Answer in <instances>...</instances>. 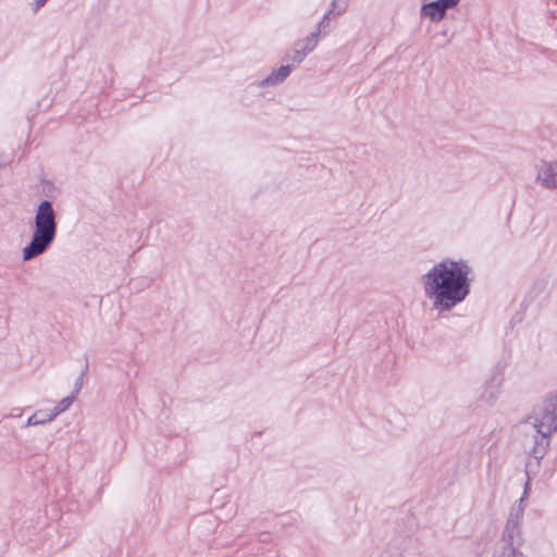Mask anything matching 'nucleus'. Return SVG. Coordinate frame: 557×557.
I'll return each instance as SVG.
<instances>
[{
  "instance_id": "1",
  "label": "nucleus",
  "mask_w": 557,
  "mask_h": 557,
  "mask_svg": "<svg viewBox=\"0 0 557 557\" xmlns=\"http://www.w3.org/2000/svg\"><path fill=\"white\" fill-rule=\"evenodd\" d=\"M472 268L463 259H443L422 276L424 296L438 314L450 312L470 295Z\"/></svg>"
},
{
  "instance_id": "2",
  "label": "nucleus",
  "mask_w": 557,
  "mask_h": 557,
  "mask_svg": "<svg viewBox=\"0 0 557 557\" xmlns=\"http://www.w3.org/2000/svg\"><path fill=\"white\" fill-rule=\"evenodd\" d=\"M522 424L527 429L523 444L529 455L525 473L530 479L540 469L541 460L548 451L552 435L557 432V389L547 393Z\"/></svg>"
},
{
  "instance_id": "3",
  "label": "nucleus",
  "mask_w": 557,
  "mask_h": 557,
  "mask_svg": "<svg viewBox=\"0 0 557 557\" xmlns=\"http://www.w3.org/2000/svg\"><path fill=\"white\" fill-rule=\"evenodd\" d=\"M57 236V212L50 200H42L35 212L32 239L22 250L24 261H29L52 245Z\"/></svg>"
},
{
  "instance_id": "4",
  "label": "nucleus",
  "mask_w": 557,
  "mask_h": 557,
  "mask_svg": "<svg viewBox=\"0 0 557 557\" xmlns=\"http://www.w3.org/2000/svg\"><path fill=\"white\" fill-rule=\"evenodd\" d=\"M57 236V212L50 200H42L35 212L32 239L22 250L24 261H29L52 245Z\"/></svg>"
},
{
  "instance_id": "5",
  "label": "nucleus",
  "mask_w": 557,
  "mask_h": 557,
  "mask_svg": "<svg viewBox=\"0 0 557 557\" xmlns=\"http://www.w3.org/2000/svg\"><path fill=\"white\" fill-rule=\"evenodd\" d=\"M529 481L525 483L523 496L516 502L509 510L500 539L495 547H509L520 549L523 544L522 521L524 515V498L528 493Z\"/></svg>"
},
{
  "instance_id": "6",
  "label": "nucleus",
  "mask_w": 557,
  "mask_h": 557,
  "mask_svg": "<svg viewBox=\"0 0 557 557\" xmlns=\"http://www.w3.org/2000/svg\"><path fill=\"white\" fill-rule=\"evenodd\" d=\"M504 381V367L496 366L486 379L481 399L487 404H494L500 395Z\"/></svg>"
},
{
  "instance_id": "7",
  "label": "nucleus",
  "mask_w": 557,
  "mask_h": 557,
  "mask_svg": "<svg viewBox=\"0 0 557 557\" xmlns=\"http://www.w3.org/2000/svg\"><path fill=\"white\" fill-rule=\"evenodd\" d=\"M536 182L546 189L557 190V161H542L537 166Z\"/></svg>"
},
{
  "instance_id": "8",
  "label": "nucleus",
  "mask_w": 557,
  "mask_h": 557,
  "mask_svg": "<svg viewBox=\"0 0 557 557\" xmlns=\"http://www.w3.org/2000/svg\"><path fill=\"white\" fill-rule=\"evenodd\" d=\"M292 70L293 65H281L277 70L272 71L265 78L253 83V85L259 88L280 85L289 76Z\"/></svg>"
},
{
  "instance_id": "9",
  "label": "nucleus",
  "mask_w": 557,
  "mask_h": 557,
  "mask_svg": "<svg viewBox=\"0 0 557 557\" xmlns=\"http://www.w3.org/2000/svg\"><path fill=\"white\" fill-rule=\"evenodd\" d=\"M420 14L423 17H429L432 22H440L444 18L446 11L441 5L438 0L425 3L421 7Z\"/></svg>"
},
{
  "instance_id": "10",
  "label": "nucleus",
  "mask_w": 557,
  "mask_h": 557,
  "mask_svg": "<svg viewBox=\"0 0 557 557\" xmlns=\"http://www.w3.org/2000/svg\"><path fill=\"white\" fill-rule=\"evenodd\" d=\"M54 419V414L50 409H39L27 419L26 426L44 425Z\"/></svg>"
},
{
  "instance_id": "11",
  "label": "nucleus",
  "mask_w": 557,
  "mask_h": 557,
  "mask_svg": "<svg viewBox=\"0 0 557 557\" xmlns=\"http://www.w3.org/2000/svg\"><path fill=\"white\" fill-rule=\"evenodd\" d=\"M319 42L318 33L312 32L309 36L297 44L307 54L313 51Z\"/></svg>"
},
{
  "instance_id": "12",
  "label": "nucleus",
  "mask_w": 557,
  "mask_h": 557,
  "mask_svg": "<svg viewBox=\"0 0 557 557\" xmlns=\"http://www.w3.org/2000/svg\"><path fill=\"white\" fill-rule=\"evenodd\" d=\"M75 400V395L72 394L70 396H66L64 397L63 399H61L55 406L53 409H50L52 411V413L54 414V418H57L59 414H61L62 412L66 411L71 406L72 404L74 403Z\"/></svg>"
},
{
  "instance_id": "13",
  "label": "nucleus",
  "mask_w": 557,
  "mask_h": 557,
  "mask_svg": "<svg viewBox=\"0 0 557 557\" xmlns=\"http://www.w3.org/2000/svg\"><path fill=\"white\" fill-rule=\"evenodd\" d=\"M493 557H524V555L520 549L495 547Z\"/></svg>"
},
{
  "instance_id": "14",
  "label": "nucleus",
  "mask_w": 557,
  "mask_h": 557,
  "mask_svg": "<svg viewBox=\"0 0 557 557\" xmlns=\"http://www.w3.org/2000/svg\"><path fill=\"white\" fill-rule=\"evenodd\" d=\"M347 10V0H332L327 11L331 15H342Z\"/></svg>"
},
{
  "instance_id": "15",
  "label": "nucleus",
  "mask_w": 557,
  "mask_h": 557,
  "mask_svg": "<svg viewBox=\"0 0 557 557\" xmlns=\"http://www.w3.org/2000/svg\"><path fill=\"white\" fill-rule=\"evenodd\" d=\"M307 55L308 54L299 46L296 45L294 51L287 55V60L292 61L293 63L299 64L304 61V59Z\"/></svg>"
},
{
  "instance_id": "16",
  "label": "nucleus",
  "mask_w": 557,
  "mask_h": 557,
  "mask_svg": "<svg viewBox=\"0 0 557 557\" xmlns=\"http://www.w3.org/2000/svg\"><path fill=\"white\" fill-rule=\"evenodd\" d=\"M330 21H331V14L326 12L322 16L320 22L317 24L314 33H318L319 36L321 33H326L330 27Z\"/></svg>"
},
{
  "instance_id": "17",
  "label": "nucleus",
  "mask_w": 557,
  "mask_h": 557,
  "mask_svg": "<svg viewBox=\"0 0 557 557\" xmlns=\"http://www.w3.org/2000/svg\"><path fill=\"white\" fill-rule=\"evenodd\" d=\"M460 0H438L441 5L444 8L445 11L448 9L455 8Z\"/></svg>"
},
{
  "instance_id": "18",
  "label": "nucleus",
  "mask_w": 557,
  "mask_h": 557,
  "mask_svg": "<svg viewBox=\"0 0 557 557\" xmlns=\"http://www.w3.org/2000/svg\"><path fill=\"white\" fill-rule=\"evenodd\" d=\"M48 0H34L32 3L33 11L37 12L39 9H41Z\"/></svg>"
},
{
  "instance_id": "19",
  "label": "nucleus",
  "mask_w": 557,
  "mask_h": 557,
  "mask_svg": "<svg viewBox=\"0 0 557 557\" xmlns=\"http://www.w3.org/2000/svg\"><path fill=\"white\" fill-rule=\"evenodd\" d=\"M83 377L78 376L76 380H75V383H74V392L72 394H74L76 396V394L81 391L82 386H83Z\"/></svg>"
},
{
  "instance_id": "20",
  "label": "nucleus",
  "mask_w": 557,
  "mask_h": 557,
  "mask_svg": "<svg viewBox=\"0 0 557 557\" xmlns=\"http://www.w3.org/2000/svg\"><path fill=\"white\" fill-rule=\"evenodd\" d=\"M88 371V364H85L84 369H82L81 374L78 376L83 377L86 375Z\"/></svg>"
}]
</instances>
